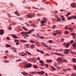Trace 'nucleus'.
Here are the masks:
<instances>
[{"label":"nucleus","instance_id":"nucleus-1","mask_svg":"<svg viewBox=\"0 0 76 76\" xmlns=\"http://www.w3.org/2000/svg\"><path fill=\"white\" fill-rule=\"evenodd\" d=\"M57 61H58V63L62 64L63 63V62H64H64H65V63H67V61L66 59H63L62 60V58L59 57L57 59Z\"/></svg>","mask_w":76,"mask_h":76},{"label":"nucleus","instance_id":"nucleus-2","mask_svg":"<svg viewBox=\"0 0 76 76\" xmlns=\"http://www.w3.org/2000/svg\"><path fill=\"white\" fill-rule=\"evenodd\" d=\"M34 31V29H32L28 32H25L23 31L21 33V34H26V35H28L29 34H31V32H32Z\"/></svg>","mask_w":76,"mask_h":76},{"label":"nucleus","instance_id":"nucleus-3","mask_svg":"<svg viewBox=\"0 0 76 76\" xmlns=\"http://www.w3.org/2000/svg\"><path fill=\"white\" fill-rule=\"evenodd\" d=\"M32 67V64L31 63H28L26 65H25V68H30Z\"/></svg>","mask_w":76,"mask_h":76},{"label":"nucleus","instance_id":"nucleus-4","mask_svg":"<svg viewBox=\"0 0 76 76\" xmlns=\"http://www.w3.org/2000/svg\"><path fill=\"white\" fill-rule=\"evenodd\" d=\"M73 18H74L75 19H76V16L75 15H73L72 16L68 17L67 19L68 20H71Z\"/></svg>","mask_w":76,"mask_h":76},{"label":"nucleus","instance_id":"nucleus-5","mask_svg":"<svg viewBox=\"0 0 76 76\" xmlns=\"http://www.w3.org/2000/svg\"><path fill=\"white\" fill-rule=\"evenodd\" d=\"M46 21H47L46 19H44L41 21V23L42 24V26H44V23H45L46 22Z\"/></svg>","mask_w":76,"mask_h":76},{"label":"nucleus","instance_id":"nucleus-6","mask_svg":"<svg viewBox=\"0 0 76 76\" xmlns=\"http://www.w3.org/2000/svg\"><path fill=\"white\" fill-rule=\"evenodd\" d=\"M43 45H44V47H48V50H51V48L50 47V46H48V45H47L45 44H43Z\"/></svg>","mask_w":76,"mask_h":76},{"label":"nucleus","instance_id":"nucleus-7","mask_svg":"<svg viewBox=\"0 0 76 76\" xmlns=\"http://www.w3.org/2000/svg\"><path fill=\"white\" fill-rule=\"evenodd\" d=\"M35 16V14H33L32 15L31 14H28V18H32V17H34Z\"/></svg>","mask_w":76,"mask_h":76},{"label":"nucleus","instance_id":"nucleus-8","mask_svg":"<svg viewBox=\"0 0 76 76\" xmlns=\"http://www.w3.org/2000/svg\"><path fill=\"white\" fill-rule=\"evenodd\" d=\"M60 34V31L58 30V31H56V32L53 34V35H54L55 36H56V35H57V34Z\"/></svg>","mask_w":76,"mask_h":76},{"label":"nucleus","instance_id":"nucleus-9","mask_svg":"<svg viewBox=\"0 0 76 76\" xmlns=\"http://www.w3.org/2000/svg\"><path fill=\"white\" fill-rule=\"evenodd\" d=\"M64 51L65 52H64V53L66 54H68V53H69V50L67 49H65Z\"/></svg>","mask_w":76,"mask_h":76},{"label":"nucleus","instance_id":"nucleus-10","mask_svg":"<svg viewBox=\"0 0 76 76\" xmlns=\"http://www.w3.org/2000/svg\"><path fill=\"white\" fill-rule=\"evenodd\" d=\"M71 6L72 7L75 8L76 7V4L75 3H73L71 4Z\"/></svg>","mask_w":76,"mask_h":76},{"label":"nucleus","instance_id":"nucleus-11","mask_svg":"<svg viewBox=\"0 0 76 76\" xmlns=\"http://www.w3.org/2000/svg\"><path fill=\"white\" fill-rule=\"evenodd\" d=\"M39 63H41V66H44V61L42 60H40L39 61Z\"/></svg>","mask_w":76,"mask_h":76},{"label":"nucleus","instance_id":"nucleus-12","mask_svg":"<svg viewBox=\"0 0 76 76\" xmlns=\"http://www.w3.org/2000/svg\"><path fill=\"white\" fill-rule=\"evenodd\" d=\"M4 32V31L3 29H0V35H3Z\"/></svg>","mask_w":76,"mask_h":76},{"label":"nucleus","instance_id":"nucleus-13","mask_svg":"<svg viewBox=\"0 0 76 76\" xmlns=\"http://www.w3.org/2000/svg\"><path fill=\"white\" fill-rule=\"evenodd\" d=\"M15 14L16 15H17L18 16H20V14L19 13V12L17 11H16L15 12Z\"/></svg>","mask_w":76,"mask_h":76},{"label":"nucleus","instance_id":"nucleus-14","mask_svg":"<svg viewBox=\"0 0 76 76\" xmlns=\"http://www.w3.org/2000/svg\"><path fill=\"white\" fill-rule=\"evenodd\" d=\"M64 44H65V45L66 48H68V47H69V45H70V43H64Z\"/></svg>","mask_w":76,"mask_h":76},{"label":"nucleus","instance_id":"nucleus-15","mask_svg":"<svg viewBox=\"0 0 76 76\" xmlns=\"http://www.w3.org/2000/svg\"><path fill=\"white\" fill-rule=\"evenodd\" d=\"M37 73L39 74V75H42V74H44V73H45V72H44V71H42L41 72H38Z\"/></svg>","mask_w":76,"mask_h":76},{"label":"nucleus","instance_id":"nucleus-16","mask_svg":"<svg viewBox=\"0 0 76 76\" xmlns=\"http://www.w3.org/2000/svg\"><path fill=\"white\" fill-rule=\"evenodd\" d=\"M20 42H22V43H25V42H26L27 41L25 40H21Z\"/></svg>","mask_w":76,"mask_h":76},{"label":"nucleus","instance_id":"nucleus-17","mask_svg":"<svg viewBox=\"0 0 76 76\" xmlns=\"http://www.w3.org/2000/svg\"><path fill=\"white\" fill-rule=\"evenodd\" d=\"M47 63H51L52 62V61L50 60H47L46 61Z\"/></svg>","mask_w":76,"mask_h":76},{"label":"nucleus","instance_id":"nucleus-18","mask_svg":"<svg viewBox=\"0 0 76 76\" xmlns=\"http://www.w3.org/2000/svg\"><path fill=\"white\" fill-rule=\"evenodd\" d=\"M29 42H30V43L34 44L35 42H34V41L32 40H29Z\"/></svg>","mask_w":76,"mask_h":76},{"label":"nucleus","instance_id":"nucleus-19","mask_svg":"<svg viewBox=\"0 0 76 76\" xmlns=\"http://www.w3.org/2000/svg\"><path fill=\"white\" fill-rule=\"evenodd\" d=\"M25 46H26V47L27 48H29V44H27L25 45Z\"/></svg>","mask_w":76,"mask_h":76},{"label":"nucleus","instance_id":"nucleus-20","mask_svg":"<svg viewBox=\"0 0 76 76\" xmlns=\"http://www.w3.org/2000/svg\"><path fill=\"white\" fill-rule=\"evenodd\" d=\"M16 24V23H12L11 24H10V26H12V25H15Z\"/></svg>","mask_w":76,"mask_h":76},{"label":"nucleus","instance_id":"nucleus-21","mask_svg":"<svg viewBox=\"0 0 76 76\" xmlns=\"http://www.w3.org/2000/svg\"><path fill=\"white\" fill-rule=\"evenodd\" d=\"M57 21H58V22H61V19H60V18H57Z\"/></svg>","mask_w":76,"mask_h":76},{"label":"nucleus","instance_id":"nucleus-22","mask_svg":"<svg viewBox=\"0 0 76 76\" xmlns=\"http://www.w3.org/2000/svg\"><path fill=\"white\" fill-rule=\"evenodd\" d=\"M26 53H27L28 54H29V55H30V56H32V54H31V53L30 52H29L28 51H26Z\"/></svg>","mask_w":76,"mask_h":76},{"label":"nucleus","instance_id":"nucleus-23","mask_svg":"<svg viewBox=\"0 0 76 76\" xmlns=\"http://www.w3.org/2000/svg\"><path fill=\"white\" fill-rule=\"evenodd\" d=\"M72 45L73 47H75V48H76V43H74Z\"/></svg>","mask_w":76,"mask_h":76},{"label":"nucleus","instance_id":"nucleus-24","mask_svg":"<svg viewBox=\"0 0 76 76\" xmlns=\"http://www.w3.org/2000/svg\"><path fill=\"white\" fill-rule=\"evenodd\" d=\"M31 26L32 27H36V26H37L34 25V24H31Z\"/></svg>","mask_w":76,"mask_h":76},{"label":"nucleus","instance_id":"nucleus-25","mask_svg":"<svg viewBox=\"0 0 76 76\" xmlns=\"http://www.w3.org/2000/svg\"><path fill=\"white\" fill-rule=\"evenodd\" d=\"M56 55H58V56H62V54L61 53H56Z\"/></svg>","mask_w":76,"mask_h":76},{"label":"nucleus","instance_id":"nucleus-26","mask_svg":"<svg viewBox=\"0 0 76 76\" xmlns=\"http://www.w3.org/2000/svg\"><path fill=\"white\" fill-rule=\"evenodd\" d=\"M39 38L43 39H45V37H44L43 36H41L39 37Z\"/></svg>","mask_w":76,"mask_h":76},{"label":"nucleus","instance_id":"nucleus-27","mask_svg":"<svg viewBox=\"0 0 76 76\" xmlns=\"http://www.w3.org/2000/svg\"><path fill=\"white\" fill-rule=\"evenodd\" d=\"M33 67L34 69H37V66L36 65H34L33 66Z\"/></svg>","mask_w":76,"mask_h":76},{"label":"nucleus","instance_id":"nucleus-28","mask_svg":"<svg viewBox=\"0 0 76 76\" xmlns=\"http://www.w3.org/2000/svg\"><path fill=\"white\" fill-rule=\"evenodd\" d=\"M30 47L31 48H34L35 47V45H33L31 46Z\"/></svg>","mask_w":76,"mask_h":76},{"label":"nucleus","instance_id":"nucleus-29","mask_svg":"<svg viewBox=\"0 0 76 76\" xmlns=\"http://www.w3.org/2000/svg\"><path fill=\"white\" fill-rule=\"evenodd\" d=\"M72 35V36H76V34H75V33H71Z\"/></svg>","mask_w":76,"mask_h":76},{"label":"nucleus","instance_id":"nucleus-30","mask_svg":"<svg viewBox=\"0 0 76 76\" xmlns=\"http://www.w3.org/2000/svg\"><path fill=\"white\" fill-rule=\"evenodd\" d=\"M23 75L26 76H27V75H28V74L27 73L25 72H24V73L23 74Z\"/></svg>","mask_w":76,"mask_h":76},{"label":"nucleus","instance_id":"nucleus-31","mask_svg":"<svg viewBox=\"0 0 76 76\" xmlns=\"http://www.w3.org/2000/svg\"><path fill=\"white\" fill-rule=\"evenodd\" d=\"M53 42V40H50L49 41V42L50 43V44H51Z\"/></svg>","mask_w":76,"mask_h":76},{"label":"nucleus","instance_id":"nucleus-32","mask_svg":"<svg viewBox=\"0 0 76 76\" xmlns=\"http://www.w3.org/2000/svg\"><path fill=\"white\" fill-rule=\"evenodd\" d=\"M6 47L7 48V47H10V45H7L6 46Z\"/></svg>","mask_w":76,"mask_h":76},{"label":"nucleus","instance_id":"nucleus-33","mask_svg":"<svg viewBox=\"0 0 76 76\" xmlns=\"http://www.w3.org/2000/svg\"><path fill=\"white\" fill-rule=\"evenodd\" d=\"M27 54V53H24L23 54L21 55V56H25V55H26Z\"/></svg>","mask_w":76,"mask_h":76},{"label":"nucleus","instance_id":"nucleus-34","mask_svg":"<svg viewBox=\"0 0 76 76\" xmlns=\"http://www.w3.org/2000/svg\"><path fill=\"white\" fill-rule=\"evenodd\" d=\"M12 37L14 38H17V36L15 35H13L12 36Z\"/></svg>","mask_w":76,"mask_h":76},{"label":"nucleus","instance_id":"nucleus-35","mask_svg":"<svg viewBox=\"0 0 76 76\" xmlns=\"http://www.w3.org/2000/svg\"><path fill=\"white\" fill-rule=\"evenodd\" d=\"M23 29H24V30H25L26 31H27V30H28V29H27V28H26L25 27H23Z\"/></svg>","mask_w":76,"mask_h":76},{"label":"nucleus","instance_id":"nucleus-36","mask_svg":"<svg viewBox=\"0 0 76 76\" xmlns=\"http://www.w3.org/2000/svg\"><path fill=\"white\" fill-rule=\"evenodd\" d=\"M58 12H57V11L56 10H55L54 12V14L55 15L56 14V13H57Z\"/></svg>","mask_w":76,"mask_h":76},{"label":"nucleus","instance_id":"nucleus-37","mask_svg":"<svg viewBox=\"0 0 76 76\" xmlns=\"http://www.w3.org/2000/svg\"><path fill=\"white\" fill-rule=\"evenodd\" d=\"M66 70H69V71H70L71 70V69L70 68H66Z\"/></svg>","mask_w":76,"mask_h":76},{"label":"nucleus","instance_id":"nucleus-38","mask_svg":"<svg viewBox=\"0 0 76 76\" xmlns=\"http://www.w3.org/2000/svg\"><path fill=\"white\" fill-rule=\"evenodd\" d=\"M73 61H74V62H76V59H75V58H73Z\"/></svg>","mask_w":76,"mask_h":76},{"label":"nucleus","instance_id":"nucleus-39","mask_svg":"<svg viewBox=\"0 0 76 76\" xmlns=\"http://www.w3.org/2000/svg\"><path fill=\"white\" fill-rule=\"evenodd\" d=\"M22 59H19L18 60H16V61L18 62V61H21Z\"/></svg>","mask_w":76,"mask_h":76},{"label":"nucleus","instance_id":"nucleus-40","mask_svg":"<svg viewBox=\"0 0 76 76\" xmlns=\"http://www.w3.org/2000/svg\"><path fill=\"white\" fill-rule=\"evenodd\" d=\"M52 68V69L53 70H56V69L54 67L51 66Z\"/></svg>","mask_w":76,"mask_h":76},{"label":"nucleus","instance_id":"nucleus-41","mask_svg":"<svg viewBox=\"0 0 76 76\" xmlns=\"http://www.w3.org/2000/svg\"><path fill=\"white\" fill-rule=\"evenodd\" d=\"M52 27H53V28H54V29H55V28H56V26L55 25H54L52 26Z\"/></svg>","mask_w":76,"mask_h":76},{"label":"nucleus","instance_id":"nucleus-42","mask_svg":"<svg viewBox=\"0 0 76 76\" xmlns=\"http://www.w3.org/2000/svg\"><path fill=\"white\" fill-rule=\"evenodd\" d=\"M73 40H72L70 42L71 43V44H73Z\"/></svg>","mask_w":76,"mask_h":76},{"label":"nucleus","instance_id":"nucleus-43","mask_svg":"<svg viewBox=\"0 0 76 76\" xmlns=\"http://www.w3.org/2000/svg\"><path fill=\"white\" fill-rule=\"evenodd\" d=\"M45 67L47 68L48 67V64H46L45 65Z\"/></svg>","mask_w":76,"mask_h":76},{"label":"nucleus","instance_id":"nucleus-44","mask_svg":"<svg viewBox=\"0 0 76 76\" xmlns=\"http://www.w3.org/2000/svg\"><path fill=\"white\" fill-rule=\"evenodd\" d=\"M70 14H71V13L70 12H69L67 14L66 16H69V15H70Z\"/></svg>","mask_w":76,"mask_h":76},{"label":"nucleus","instance_id":"nucleus-45","mask_svg":"<svg viewBox=\"0 0 76 76\" xmlns=\"http://www.w3.org/2000/svg\"><path fill=\"white\" fill-rule=\"evenodd\" d=\"M32 74H35V73H37V72H31Z\"/></svg>","mask_w":76,"mask_h":76},{"label":"nucleus","instance_id":"nucleus-46","mask_svg":"<svg viewBox=\"0 0 76 76\" xmlns=\"http://www.w3.org/2000/svg\"><path fill=\"white\" fill-rule=\"evenodd\" d=\"M69 30H70V31H73V29H72V28H69Z\"/></svg>","mask_w":76,"mask_h":76},{"label":"nucleus","instance_id":"nucleus-47","mask_svg":"<svg viewBox=\"0 0 76 76\" xmlns=\"http://www.w3.org/2000/svg\"><path fill=\"white\" fill-rule=\"evenodd\" d=\"M3 62H4V63H7V62L9 63V61H4Z\"/></svg>","mask_w":76,"mask_h":76},{"label":"nucleus","instance_id":"nucleus-48","mask_svg":"<svg viewBox=\"0 0 76 76\" xmlns=\"http://www.w3.org/2000/svg\"><path fill=\"white\" fill-rule=\"evenodd\" d=\"M73 68H74V69H75V70H76V66H74Z\"/></svg>","mask_w":76,"mask_h":76},{"label":"nucleus","instance_id":"nucleus-49","mask_svg":"<svg viewBox=\"0 0 76 76\" xmlns=\"http://www.w3.org/2000/svg\"><path fill=\"white\" fill-rule=\"evenodd\" d=\"M40 52L41 54H43V53H44V52H43V51H42L41 50H40Z\"/></svg>","mask_w":76,"mask_h":76},{"label":"nucleus","instance_id":"nucleus-50","mask_svg":"<svg viewBox=\"0 0 76 76\" xmlns=\"http://www.w3.org/2000/svg\"><path fill=\"white\" fill-rule=\"evenodd\" d=\"M55 17L56 18V19H57V18H59L57 15H56Z\"/></svg>","mask_w":76,"mask_h":76},{"label":"nucleus","instance_id":"nucleus-51","mask_svg":"<svg viewBox=\"0 0 76 76\" xmlns=\"http://www.w3.org/2000/svg\"><path fill=\"white\" fill-rule=\"evenodd\" d=\"M6 39L7 40H9L10 38H9V37H6Z\"/></svg>","mask_w":76,"mask_h":76},{"label":"nucleus","instance_id":"nucleus-52","mask_svg":"<svg viewBox=\"0 0 76 76\" xmlns=\"http://www.w3.org/2000/svg\"><path fill=\"white\" fill-rule=\"evenodd\" d=\"M15 42H19V40H15Z\"/></svg>","mask_w":76,"mask_h":76},{"label":"nucleus","instance_id":"nucleus-53","mask_svg":"<svg viewBox=\"0 0 76 76\" xmlns=\"http://www.w3.org/2000/svg\"><path fill=\"white\" fill-rule=\"evenodd\" d=\"M40 10H44V8H40Z\"/></svg>","mask_w":76,"mask_h":76},{"label":"nucleus","instance_id":"nucleus-54","mask_svg":"<svg viewBox=\"0 0 76 76\" xmlns=\"http://www.w3.org/2000/svg\"><path fill=\"white\" fill-rule=\"evenodd\" d=\"M36 50L37 51H38V52H40V50H39L38 49H36Z\"/></svg>","mask_w":76,"mask_h":76},{"label":"nucleus","instance_id":"nucleus-55","mask_svg":"<svg viewBox=\"0 0 76 76\" xmlns=\"http://www.w3.org/2000/svg\"><path fill=\"white\" fill-rule=\"evenodd\" d=\"M9 29L10 30H11L12 29V28L11 27H10L9 28Z\"/></svg>","mask_w":76,"mask_h":76},{"label":"nucleus","instance_id":"nucleus-56","mask_svg":"<svg viewBox=\"0 0 76 76\" xmlns=\"http://www.w3.org/2000/svg\"><path fill=\"white\" fill-rule=\"evenodd\" d=\"M69 28H68V27H66L65 28V29H68Z\"/></svg>","mask_w":76,"mask_h":76},{"label":"nucleus","instance_id":"nucleus-57","mask_svg":"<svg viewBox=\"0 0 76 76\" xmlns=\"http://www.w3.org/2000/svg\"><path fill=\"white\" fill-rule=\"evenodd\" d=\"M60 17H61V18H63L64 17H63V15H60Z\"/></svg>","mask_w":76,"mask_h":76},{"label":"nucleus","instance_id":"nucleus-58","mask_svg":"<svg viewBox=\"0 0 76 76\" xmlns=\"http://www.w3.org/2000/svg\"><path fill=\"white\" fill-rule=\"evenodd\" d=\"M66 69H63V71H64V72H66Z\"/></svg>","mask_w":76,"mask_h":76},{"label":"nucleus","instance_id":"nucleus-59","mask_svg":"<svg viewBox=\"0 0 76 76\" xmlns=\"http://www.w3.org/2000/svg\"><path fill=\"white\" fill-rule=\"evenodd\" d=\"M65 34H68V32L65 31Z\"/></svg>","mask_w":76,"mask_h":76},{"label":"nucleus","instance_id":"nucleus-60","mask_svg":"<svg viewBox=\"0 0 76 76\" xmlns=\"http://www.w3.org/2000/svg\"><path fill=\"white\" fill-rule=\"evenodd\" d=\"M21 74H22L23 75V74L25 73V72H22L21 73Z\"/></svg>","mask_w":76,"mask_h":76},{"label":"nucleus","instance_id":"nucleus-61","mask_svg":"<svg viewBox=\"0 0 76 76\" xmlns=\"http://www.w3.org/2000/svg\"><path fill=\"white\" fill-rule=\"evenodd\" d=\"M37 59L38 60H40V58H39V57H38Z\"/></svg>","mask_w":76,"mask_h":76},{"label":"nucleus","instance_id":"nucleus-62","mask_svg":"<svg viewBox=\"0 0 76 76\" xmlns=\"http://www.w3.org/2000/svg\"><path fill=\"white\" fill-rule=\"evenodd\" d=\"M64 19H65V18H64H64H62V20H64Z\"/></svg>","mask_w":76,"mask_h":76},{"label":"nucleus","instance_id":"nucleus-63","mask_svg":"<svg viewBox=\"0 0 76 76\" xmlns=\"http://www.w3.org/2000/svg\"><path fill=\"white\" fill-rule=\"evenodd\" d=\"M12 51H13V52H16V50H12Z\"/></svg>","mask_w":76,"mask_h":76},{"label":"nucleus","instance_id":"nucleus-64","mask_svg":"<svg viewBox=\"0 0 76 76\" xmlns=\"http://www.w3.org/2000/svg\"><path fill=\"white\" fill-rule=\"evenodd\" d=\"M72 76H76V74H73L72 75Z\"/></svg>","mask_w":76,"mask_h":76}]
</instances>
